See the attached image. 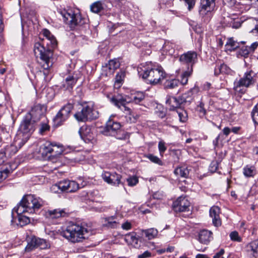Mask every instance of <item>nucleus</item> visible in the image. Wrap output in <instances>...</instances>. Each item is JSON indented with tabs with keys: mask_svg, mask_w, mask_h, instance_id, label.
Masks as SVG:
<instances>
[{
	"mask_svg": "<svg viewBox=\"0 0 258 258\" xmlns=\"http://www.w3.org/2000/svg\"><path fill=\"white\" fill-rule=\"evenodd\" d=\"M42 121L40 123L41 127L39 129V133L41 134H43L44 132L45 131L49 130V126L47 124V119L46 120H41Z\"/></svg>",
	"mask_w": 258,
	"mask_h": 258,
	"instance_id": "nucleus-50",
	"label": "nucleus"
},
{
	"mask_svg": "<svg viewBox=\"0 0 258 258\" xmlns=\"http://www.w3.org/2000/svg\"><path fill=\"white\" fill-rule=\"evenodd\" d=\"M49 244L45 239L34 237L32 238L26 247V249L28 251H31L35 248L45 249L47 248Z\"/></svg>",
	"mask_w": 258,
	"mask_h": 258,
	"instance_id": "nucleus-12",
	"label": "nucleus"
},
{
	"mask_svg": "<svg viewBox=\"0 0 258 258\" xmlns=\"http://www.w3.org/2000/svg\"><path fill=\"white\" fill-rule=\"evenodd\" d=\"M214 74L216 76L219 75L220 74H222L220 64V65L218 64L216 66V67L215 68V70H214Z\"/></svg>",
	"mask_w": 258,
	"mask_h": 258,
	"instance_id": "nucleus-61",
	"label": "nucleus"
},
{
	"mask_svg": "<svg viewBox=\"0 0 258 258\" xmlns=\"http://www.w3.org/2000/svg\"><path fill=\"white\" fill-rule=\"evenodd\" d=\"M220 213V209L218 206H213L210 210V216L212 218L213 223L217 227L221 224Z\"/></svg>",
	"mask_w": 258,
	"mask_h": 258,
	"instance_id": "nucleus-18",
	"label": "nucleus"
},
{
	"mask_svg": "<svg viewBox=\"0 0 258 258\" xmlns=\"http://www.w3.org/2000/svg\"><path fill=\"white\" fill-rule=\"evenodd\" d=\"M43 35L48 40L50 41L51 44L53 46L56 45V40L55 37L51 34L49 30L44 29L43 30Z\"/></svg>",
	"mask_w": 258,
	"mask_h": 258,
	"instance_id": "nucleus-41",
	"label": "nucleus"
},
{
	"mask_svg": "<svg viewBox=\"0 0 258 258\" xmlns=\"http://www.w3.org/2000/svg\"><path fill=\"white\" fill-rule=\"evenodd\" d=\"M124 77L125 73L124 72L121 71L117 73L115 77V86H117V87H119Z\"/></svg>",
	"mask_w": 258,
	"mask_h": 258,
	"instance_id": "nucleus-45",
	"label": "nucleus"
},
{
	"mask_svg": "<svg viewBox=\"0 0 258 258\" xmlns=\"http://www.w3.org/2000/svg\"><path fill=\"white\" fill-rule=\"evenodd\" d=\"M223 2L225 5L229 7H234L236 3L235 0H223Z\"/></svg>",
	"mask_w": 258,
	"mask_h": 258,
	"instance_id": "nucleus-56",
	"label": "nucleus"
},
{
	"mask_svg": "<svg viewBox=\"0 0 258 258\" xmlns=\"http://www.w3.org/2000/svg\"><path fill=\"white\" fill-rule=\"evenodd\" d=\"M223 134L226 136H228L231 132V129L228 127H225L223 130Z\"/></svg>",
	"mask_w": 258,
	"mask_h": 258,
	"instance_id": "nucleus-62",
	"label": "nucleus"
},
{
	"mask_svg": "<svg viewBox=\"0 0 258 258\" xmlns=\"http://www.w3.org/2000/svg\"><path fill=\"white\" fill-rule=\"evenodd\" d=\"M185 95V94L183 95L178 99L174 97H168L166 101V103L169 106V109L173 110L175 108H178L180 104L183 103L190 102V100H187Z\"/></svg>",
	"mask_w": 258,
	"mask_h": 258,
	"instance_id": "nucleus-14",
	"label": "nucleus"
},
{
	"mask_svg": "<svg viewBox=\"0 0 258 258\" xmlns=\"http://www.w3.org/2000/svg\"><path fill=\"white\" fill-rule=\"evenodd\" d=\"M23 145H21V146L19 145H17L16 143V137L14 139V142L13 143V144L11 145L10 146L8 147L6 149V152L8 154H9L10 155H12L13 154H15L19 149L22 148V147Z\"/></svg>",
	"mask_w": 258,
	"mask_h": 258,
	"instance_id": "nucleus-33",
	"label": "nucleus"
},
{
	"mask_svg": "<svg viewBox=\"0 0 258 258\" xmlns=\"http://www.w3.org/2000/svg\"><path fill=\"white\" fill-rule=\"evenodd\" d=\"M51 157H55L61 155L64 150L63 147L60 144L52 142Z\"/></svg>",
	"mask_w": 258,
	"mask_h": 258,
	"instance_id": "nucleus-25",
	"label": "nucleus"
},
{
	"mask_svg": "<svg viewBox=\"0 0 258 258\" xmlns=\"http://www.w3.org/2000/svg\"><path fill=\"white\" fill-rule=\"evenodd\" d=\"M179 83V80L177 79L167 80L165 82L164 86L167 89H174L178 86Z\"/></svg>",
	"mask_w": 258,
	"mask_h": 258,
	"instance_id": "nucleus-38",
	"label": "nucleus"
},
{
	"mask_svg": "<svg viewBox=\"0 0 258 258\" xmlns=\"http://www.w3.org/2000/svg\"><path fill=\"white\" fill-rule=\"evenodd\" d=\"M143 73L139 71L140 76L144 79H146L150 84L156 85L165 78L166 74L163 68L158 65L148 64L147 67L142 69Z\"/></svg>",
	"mask_w": 258,
	"mask_h": 258,
	"instance_id": "nucleus-4",
	"label": "nucleus"
},
{
	"mask_svg": "<svg viewBox=\"0 0 258 258\" xmlns=\"http://www.w3.org/2000/svg\"><path fill=\"white\" fill-rule=\"evenodd\" d=\"M218 168V163L216 161H214L211 162L209 166V170L211 172H215L217 171Z\"/></svg>",
	"mask_w": 258,
	"mask_h": 258,
	"instance_id": "nucleus-54",
	"label": "nucleus"
},
{
	"mask_svg": "<svg viewBox=\"0 0 258 258\" xmlns=\"http://www.w3.org/2000/svg\"><path fill=\"white\" fill-rule=\"evenodd\" d=\"M174 173L177 176H179L181 177L186 178L189 174V171L186 167H180L176 168Z\"/></svg>",
	"mask_w": 258,
	"mask_h": 258,
	"instance_id": "nucleus-31",
	"label": "nucleus"
},
{
	"mask_svg": "<svg viewBox=\"0 0 258 258\" xmlns=\"http://www.w3.org/2000/svg\"><path fill=\"white\" fill-rule=\"evenodd\" d=\"M212 239V233L210 231L203 229L200 231L199 240L201 243L207 244Z\"/></svg>",
	"mask_w": 258,
	"mask_h": 258,
	"instance_id": "nucleus-20",
	"label": "nucleus"
},
{
	"mask_svg": "<svg viewBox=\"0 0 258 258\" xmlns=\"http://www.w3.org/2000/svg\"><path fill=\"white\" fill-rule=\"evenodd\" d=\"M126 181L127 182L128 185L130 186H133L136 185L138 182L139 180L137 177L136 176H132L126 179Z\"/></svg>",
	"mask_w": 258,
	"mask_h": 258,
	"instance_id": "nucleus-52",
	"label": "nucleus"
},
{
	"mask_svg": "<svg viewBox=\"0 0 258 258\" xmlns=\"http://www.w3.org/2000/svg\"><path fill=\"white\" fill-rule=\"evenodd\" d=\"M192 72V67H188L187 70L181 74L180 83L182 85H184L187 83L188 77L191 75Z\"/></svg>",
	"mask_w": 258,
	"mask_h": 258,
	"instance_id": "nucleus-28",
	"label": "nucleus"
},
{
	"mask_svg": "<svg viewBox=\"0 0 258 258\" xmlns=\"http://www.w3.org/2000/svg\"><path fill=\"white\" fill-rule=\"evenodd\" d=\"M258 43L257 42L253 43L250 47H249L250 50L253 51L257 47Z\"/></svg>",
	"mask_w": 258,
	"mask_h": 258,
	"instance_id": "nucleus-64",
	"label": "nucleus"
},
{
	"mask_svg": "<svg viewBox=\"0 0 258 258\" xmlns=\"http://www.w3.org/2000/svg\"><path fill=\"white\" fill-rule=\"evenodd\" d=\"M46 107L45 105L37 104L34 105L25 115L29 116V118L37 123L41 120H46Z\"/></svg>",
	"mask_w": 258,
	"mask_h": 258,
	"instance_id": "nucleus-10",
	"label": "nucleus"
},
{
	"mask_svg": "<svg viewBox=\"0 0 258 258\" xmlns=\"http://www.w3.org/2000/svg\"><path fill=\"white\" fill-rule=\"evenodd\" d=\"M230 239L233 241L240 242L242 241V238L239 235L238 232L234 231L229 234Z\"/></svg>",
	"mask_w": 258,
	"mask_h": 258,
	"instance_id": "nucleus-47",
	"label": "nucleus"
},
{
	"mask_svg": "<svg viewBox=\"0 0 258 258\" xmlns=\"http://www.w3.org/2000/svg\"><path fill=\"white\" fill-rule=\"evenodd\" d=\"M65 81L66 83L64 84V86L68 90L72 89L77 82L76 79L73 76H71L66 78Z\"/></svg>",
	"mask_w": 258,
	"mask_h": 258,
	"instance_id": "nucleus-37",
	"label": "nucleus"
},
{
	"mask_svg": "<svg viewBox=\"0 0 258 258\" xmlns=\"http://www.w3.org/2000/svg\"><path fill=\"white\" fill-rule=\"evenodd\" d=\"M158 149L160 155L163 156L164 153L167 149V147L165 146V143L164 142L161 141L159 142Z\"/></svg>",
	"mask_w": 258,
	"mask_h": 258,
	"instance_id": "nucleus-53",
	"label": "nucleus"
},
{
	"mask_svg": "<svg viewBox=\"0 0 258 258\" xmlns=\"http://www.w3.org/2000/svg\"><path fill=\"white\" fill-rule=\"evenodd\" d=\"M68 192H73L77 191L79 188V184L75 181L68 180Z\"/></svg>",
	"mask_w": 258,
	"mask_h": 258,
	"instance_id": "nucleus-39",
	"label": "nucleus"
},
{
	"mask_svg": "<svg viewBox=\"0 0 258 258\" xmlns=\"http://www.w3.org/2000/svg\"><path fill=\"white\" fill-rule=\"evenodd\" d=\"M179 120L181 122H184L187 120V114L185 110L181 109L178 108L176 110Z\"/></svg>",
	"mask_w": 258,
	"mask_h": 258,
	"instance_id": "nucleus-43",
	"label": "nucleus"
},
{
	"mask_svg": "<svg viewBox=\"0 0 258 258\" xmlns=\"http://www.w3.org/2000/svg\"><path fill=\"white\" fill-rule=\"evenodd\" d=\"M224 253V250L223 249H221L220 251L214 254L213 256V258H221L223 254Z\"/></svg>",
	"mask_w": 258,
	"mask_h": 258,
	"instance_id": "nucleus-60",
	"label": "nucleus"
},
{
	"mask_svg": "<svg viewBox=\"0 0 258 258\" xmlns=\"http://www.w3.org/2000/svg\"><path fill=\"white\" fill-rule=\"evenodd\" d=\"M34 52L36 57L40 58L39 63L44 69L43 75L45 77H47L49 74V69L52 66L50 60L52 52L48 48L46 49L41 43L36 42L34 46Z\"/></svg>",
	"mask_w": 258,
	"mask_h": 258,
	"instance_id": "nucleus-7",
	"label": "nucleus"
},
{
	"mask_svg": "<svg viewBox=\"0 0 258 258\" xmlns=\"http://www.w3.org/2000/svg\"><path fill=\"white\" fill-rule=\"evenodd\" d=\"M126 97L127 100H131L130 102H134L136 104H139L145 98V95L143 92H137L132 94L131 97L129 98L126 95H122Z\"/></svg>",
	"mask_w": 258,
	"mask_h": 258,
	"instance_id": "nucleus-24",
	"label": "nucleus"
},
{
	"mask_svg": "<svg viewBox=\"0 0 258 258\" xmlns=\"http://www.w3.org/2000/svg\"><path fill=\"white\" fill-rule=\"evenodd\" d=\"M29 116L24 117L16 136L17 145H24L30 139L36 128V123L29 118Z\"/></svg>",
	"mask_w": 258,
	"mask_h": 258,
	"instance_id": "nucleus-3",
	"label": "nucleus"
},
{
	"mask_svg": "<svg viewBox=\"0 0 258 258\" xmlns=\"http://www.w3.org/2000/svg\"><path fill=\"white\" fill-rule=\"evenodd\" d=\"M124 239L128 244L132 245L135 247H137L139 246L138 238L136 236V233L135 232L129 233L126 234Z\"/></svg>",
	"mask_w": 258,
	"mask_h": 258,
	"instance_id": "nucleus-22",
	"label": "nucleus"
},
{
	"mask_svg": "<svg viewBox=\"0 0 258 258\" xmlns=\"http://www.w3.org/2000/svg\"><path fill=\"white\" fill-rule=\"evenodd\" d=\"M146 157L154 163L159 165H163L162 161L156 156L150 154L146 155Z\"/></svg>",
	"mask_w": 258,
	"mask_h": 258,
	"instance_id": "nucleus-46",
	"label": "nucleus"
},
{
	"mask_svg": "<svg viewBox=\"0 0 258 258\" xmlns=\"http://www.w3.org/2000/svg\"><path fill=\"white\" fill-rule=\"evenodd\" d=\"M74 107L73 104L68 103L64 106H63L59 110L60 112H61L63 114L64 117H69L70 113Z\"/></svg>",
	"mask_w": 258,
	"mask_h": 258,
	"instance_id": "nucleus-36",
	"label": "nucleus"
},
{
	"mask_svg": "<svg viewBox=\"0 0 258 258\" xmlns=\"http://www.w3.org/2000/svg\"><path fill=\"white\" fill-rule=\"evenodd\" d=\"M62 114H63L59 111L53 119L55 124L57 126L61 125L63 122L68 118L67 117H64Z\"/></svg>",
	"mask_w": 258,
	"mask_h": 258,
	"instance_id": "nucleus-35",
	"label": "nucleus"
},
{
	"mask_svg": "<svg viewBox=\"0 0 258 258\" xmlns=\"http://www.w3.org/2000/svg\"><path fill=\"white\" fill-rule=\"evenodd\" d=\"M6 152L3 151H0V164L3 163L6 159Z\"/></svg>",
	"mask_w": 258,
	"mask_h": 258,
	"instance_id": "nucleus-59",
	"label": "nucleus"
},
{
	"mask_svg": "<svg viewBox=\"0 0 258 258\" xmlns=\"http://www.w3.org/2000/svg\"><path fill=\"white\" fill-rule=\"evenodd\" d=\"M114 217H110L107 218H106L105 221L106 223L105 224L106 226L108 227L115 228H116L118 226V223L115 220H114Z\"/></svg>",
	"mask_w": 258,
	"mask_h": 258,
	"instance_id": "nucleus-44",
	"label": "nucleus"
},
{
	"mask_svg": "<svg viewBox=\"0 0 258 258\" xmlns=\"http://www.w3.org/2000/svg\"><path fill=\"white\" fill-rule=\"evenodd\" d=\"M99 116L98 112L95 110L91 103L82 104L80 110L75 114V118L80 122H86L97 118Z\"/></svg>",
	"mask_w": 258,
	"mask_h": 258,
	"instance_id": "nucleus-8",
	"label": "nucleus"
},
{
	"mask_svg": "<svg viewBox=\"0 0 258 258\" xmlns=\"http://www.w3.org/2000/svg\"><path fill=\"white\" fill-rule=\"evenodd\" d=\"M142 233L145 235L146 238L149 240H151L157 237L158 231L157 229L154 228H151L143 230Z\"/></svg>",
	"mask_w": 258,
	"mask_h": 258,
	"instance_id": "nucleus-27",
	"label": "nucleus"
},
{
	"mask_svg": "<svg viewBox=\"0 0 258 258\" xmlns=\"http://www.w3.org/2000/svg\"><path fill=\"white\" fill-rule=\"evenodd\" d=\"M10 138L9 132L6 131L3 127L0 128V141L5 142L6 141L9 140Z\"/></svg>",
	"mask_w": 258,
	"mask_h": 258,
	"instance_id": "nucleus-42",
	"label": "nucleus"
},
{
	"mask_svg": "<svg viewBox=\"0 0 258 258\" xmlns=\"http://www.w3.org/2000/svg\"><path fill=\"white\" fill-rule=\"evenodd\" d=\"M244 23L251 29L250 32L258 33V19L250 18L246 20Z\"/></svg>",
	"mask_w": 258,
	"mask_h": 258,
	"instance_id": "nucleus-23",
	"label": "nucleus"
},
{
	"mask_svg": "<svg viewBox=\"0 0 258 258\" xmlns=\"http://www.w3.org/2000/svg\"><path fill=\"white\" fill-rule=\"evenodd\" d=\"M179 60L182 63L190 64V67L192 68L197 61V53L195 51H189L182 54Z\"/></svg>",
	"mask_w": 258,
	"mask_h": 258,
	"instance_id": "nucleus-15",
	"label": "nucleus"
},
{
	"mask_svg": "<svg viewBox=\"0 0 258 258\" xmlns=\"http://www.w3.org/2000/svg\"><path fill=\"white\" fill-rule=\"evenodd\" d=\"M89 234L90 231L87 228L74 223H70L60 233L61 236L73 243L88 238Z\"/></svg>",
	"mask_w": 258,
	"mask_h": 258,
	"instance_id": "nucleus-2",
	"label": "nucleus"
},
{
	"mask_svg": "<svg viewBox=\"0 0 258 258\" xmlns=\"http://www.w3.org/2000/svg\"><path fill=\"white\" fill-rule=\"evenodd\" d=\"M121 124L119 122L113 120L111 117L106 123V125L102 131V133L106 136H115L116 138L123 140L125 138V135L123 133L121 136L118 135V133L121 132Z\"/></svg>",
	"mask_w": 258,
	"mask_h": 258,
	"instance_id": "nucleus-9",
	"label": "nucleus"
},
{
	"mask_svg": "<svg viewBox=\"0 0 258 258\" xmlns=\"http://www.w3.org/2000/svg\"><path fill=\"white\" fill-rule=\"evenodd\" d=\"M11 172L12 170L7 167L4 169H1L0 170V182L5 179Z\"/></svg>",
	"mask_w": 258,
	"mask_h": 258,
	"instance_id": "nucleus-48",
	"label": "nucleus"
},
{
	"mask_svg": "<svg viewBox=\"0 0 258 258\" xmlns=\"http://www.w3.org/2000/svg\"><path fill=\"white\" fill-rule=\"evenodd\" d=\"M110 101L114 105L126 114L127 122L135 123L140 118V114L133 111L130 108L126 106V104L130 103L131 101L127 100L126 96L124 97L121 94H117L112 96L110 99Z\"/></svg>",
	"mask_w": 258,
	"mask_h": 258,
	"instance_id": "nucleus-6",
	"label": "nucleus"
},
{
	"mask_svg": "<svg viewBox=\"0 0 258 258\" xmlns=\"http://www.w3.org/2000/svg\"><path fill=\"white\" fill-rule=\"evenodd\" d=\"M60 14L63 21L69 25L72 29H77L85 32L89 29L87 20L82 18L80 15L75 14L72 10H63Z\"/></svg>",
	"mask_w": 258,
	"mask_h": 258,
	"instance_id": "nucleus-5",
	"label": "nucleus"
},
{
	"mask_svg": "<svg viewBox=\"0 0 258 258\" xmlns=\"http://www.w3.org/2000/svg\"><path fill=\"white\" fill-rule=\"evenodd\" d=\"M254 76V73L253 71H250L246 72L242 78H241L238 81L235 83V89L237 90L238 87H248L250 85L253 84L255 82Z\"/></svg>",
	"mask_w": 258,
	"mask_h": 258,
	"instance_id": "nucleus-11",
	"label": "nucleus"
},
{
	"mask_svg": "<svg viewBox=\"0 0 258 258\" xmlns=\"http://www.w3.org/2000/svg\"><path fill=\"white\" fill-rule=\"evenodd\" d=\"M198 108H202V111L203 115H205L206 113V109L204 108V104L202 102H200V104L197 106Z\"/></svg>",
	"mask_w": 258,
	"mask_h": 258,
	"instance_id": "nucleus-63",
	"label": "nucleus"
},
{
	"mask_svg": "<svg viewBox=\"0 0 258 258\" xmlns=\"http://www.w3.org/2000/svg\"><path fill=\"white\" fill-rule=\"evenodd\" d=\"M226 47L228 50L232 51L239 48L240 44L239 42L234 41L232 38H230L226 43Z\"/></svg>",
	"mask_w": 258,
	"mask_h": 258,
	"instance_id": "nucleus-34",
	"label": "nucleus"
},
{
	"mask_svg": "<svg viewBox=\"0 0 258 258\" xmlns=\"http://www.w3.org/2000/svg\"><path fill=\"white\" fill-rule=\"evenodd\" d=\"M42 199L35 197L34 195H28L23 197L21 201L15 207L12 213L15 211L18 215V223L17 225L23 227L30 222V218L23 214H33L39 210L43 205Z\"/></svg>",
	"mask_w": 258,
	"mask_h": 258,
	"instance_id": "nucleus-1",
	"label": "nucleus"
},
{
	"mask_svg": "<svg viewBox=\"0 0 258 258\" xmlns=\"http://www.w3.org/2000/svg\"><path fill=\"white\" fill-rule=\"evenodd\" d=\"M119 66L120 62L116 59L110 60L108 64H106V67L109 70V73L111 74L113 73L114 71L118 68Z\"/></svg>",
	"mask_w": 258,
	"mask_h": 258,
	"instance_id": "nucleus-30",
	"label": "nucleus"
},
{
	"mask_svg": "<svg viewBox=\"0 0 258 258\" xmlns=\"http://www.w3.org/2000/svg\"><path fill=\"white\" fill-rule=\"evenodd\" d=\"M46 216L50 219H58L61 217H64L68 216V213L64 209H54L49 210L46 213Z\"/></svg>",
	"mask_w": 258,
	"mask_h": 258,
	"instance_id": "nucleus-19",
	"label": "nucleus"
},
{
	"mask_svg": "<svg viewBox=\"0 0 258 258\" xmlns=\"http://www.w3.org/2000/svg\"><path fill=\"white\" fill-rule=\"evenodd\" d=\"M243 170V174L246 177H253L256 174L255 168L253 166L246 165Z\"/></svg>",
	"mask_w": 258,
	"mask_h": 258,
	"instance_id": "nucleus-29",
	"label": "nucleus"
},
{
	"mask_svg": "<svg viewBox=\"0 0 258 258\" xmlns=\"http://www.w3.org/2000/svg\"><path fill=\"white\" fill-rule=\"evenodd\" d=\"M250 51L249 47L243 46L239 50L238 54L242 56L246 57L248 56Z\"/></svg>",
	"mask_w": 258,
	"mask_h": 258,
	"instance_id": "nucleus-51",
	"label": "nucleus"
},
{
	"mask_svg": "<svg viewBox=\"0 0 258 258\" xmlns=\"http://www.w3.org/2000/svg\"><path fill=\"white\" fill-rule=\"evenodd\" d=\"M102 177L104 181L108 183L118 185L121 183L120 181L121 176L115 172L111 173L110 172H105L102 174Z\"/></svg>",
	"mask_w": 258,
	"mask_h": 258,
	"instance_id": "nucleus-16",
	"label": "nucleus"
},
{
	"mask_svg": "<svg viewBox=\"0 0 258 258\" xmlns=\"http://www.w3.org/2000/svg\"><path fill=\"white\" fill-rule=\"evenodd\" d=\"M79 134L81 138L86 143H93L95 142V136L90 127H86L85 130L80 128Z\"/></svg>",
	"mask_w": 258,
	"mask_h": 258,
	"instance_id": "nucleus-17",
	"label": "nucleus"
},
{
	"mask_svg": "<svg viewBox=\"0 0 258 258\" xmlns=\"http://www.w3.org/2000/svg\"><path fill=\"white\" fill-rule=\"evenodd\" d=\"M215 0H201L202 9L210 11L215 6Z\"/></svg>",
	"mask_w": 258,
	"mask_h": 258,
	"instance_id": "nucleus-32",
	"label": "nucleus"
},
{
	"mask_svg": "<svg viewBox=\"0 0 258 258\" xmlns=\"http://www.w3.org/2000/svg\"><path fill=\"white\" fill-rule=\"evenodd\" d=\"M105 7V5L103 2L98 1L91 5L90 10L92 12L98 14L103 11Z\"/></svg>",
	"mask_w": 258,
	"mask_h": 258,
	"instance_id": "nucleus-26",
	"label": "nucleus"
},
{
	"mask_svg": "<svg viewBox=\"0 0 258 258\" xmlns=\"http://www.w3.org/2000/svg\"><path fill=\"white\" fill-rule=\"evenodd\" d=\"M68 180H64L59 181L54 185V187H57L62 191L68 192Z\"/></svg>",
	"mask_w": 258,
	"mask_h": 258,
	"instance_id": "nucleus-40",
	"label": "nucleus"
},
{
	"mask_svg": "<svg viewBox=\"0 0 258 258\" xmlns=\"http://www.w3.org/2000/svg\"><path fill=\"white\" fill-rule=\"evenodd\" d=\"M220 66L222 74H228L230 73L231 70L226 64L222 63L220 64Z\"/></svg>",
	"mask_w": 258,
	"mask_h": 258,
	"instance_id": "nucleus-55",
	"label": "nucleus"
},
{
	"mask_svg": "<svg viewBox=\"0 0 258 258\" xmlns=\"http://www.w3.org/2000/svg\"><path fill=\"white\" fill-rule=\"evenodd\" d=\"M152 255L151 253L149 251H145L144 253L138 255V258H148Z\"/></svg>",
	"mask_w": 258,
	"mask_h": 258,
	"instance_id": "nucleus-57",
	"label": "nucleus"
},
{
	"mask_svg": "<svg viewBox=\"0 0 258 258\" xmlns=\"http://www.w3.org/2000/svg\"><path fill=\"white\" fill-rule=\"evenodd\" d=\"M52 142L46 141L40 147L39 152L43 157L50 158L51 157Z\"/></svg>",
	"mask_w": 258,
	"mask_h": 258,
	"instance_id": "nucleus-21",
	"label": "nucleus"
},
{
	"mask_svg": "<svg viewBox=\"0 0 258 258\" xmlns=\"http://www.w3.org/2000/svg\"><path fill=\"white\" fill-rule=\"evenodd\" d=\"M251 116L254 123L258 124V103L253 108Z\"/></svg>",
	"mask_w": 258,
	"mask_h": 258,
	"instance_id": "nucleus-49",
	"label": "nucleus"
},
{
	"mask_svg": "<svg viewBox=\"0 0 258 258\" xmlns=\"http://www.w3.org/2000/svg\"><path fill=\"white\" fill-rule=\"evenodd\" d=\"M189 207V201L182 197H179L173 203L172 208L176 212H185L188 210Z\"/></svg>",
	"mask_w": 258,
	"mask_h": 258,
	"instance_id": "nucleus-13",
	"label": "nucleus"
},
{
	"mask_svg": "<svg viewBox=\"0 0 258 258\" xmlns=\"http://www.w3.org/2000/svg\"><path fill=\"white\" fill-rule=\"evenodd\" d=\"M121 227L124 230H128L131 229L132 224L130 222L127 221L122 224Z\"/></svg>",
	"mask_w": 258,
	"mask_h": 258,
	"instance_id": "nucleus-58",
	"label": "nucleus"
}]
</instances>
